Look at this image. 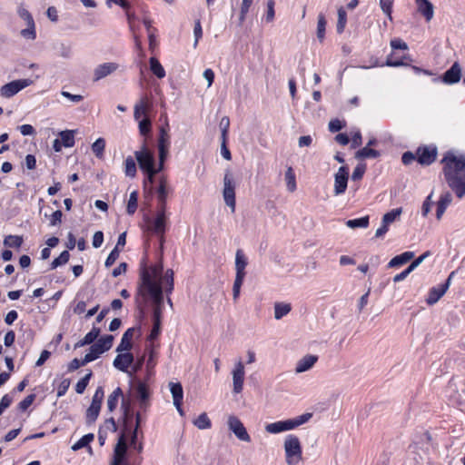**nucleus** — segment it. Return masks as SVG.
I'll list each match as a JSON object with an SVG mask.
<instances>
[{
    "label": "nucleus",
    "mask_w": 465,
    "mask_h": 465,
    "mask_svg": "<svg viewBox=\"0 0 465 465\" xmlns=\"http://www.w3.org/2000/svg\"><path fill=\"white\" fill-rule=\"evenodd\" d=\"M163 266H153L144 270L141 275V284L139 293L143 296H150L155 307H162L163 290L171 292L173 288V272L167 270L164 275H162Z\"/></svg>",
    "instance_id": "f257e3e1"
},
{
    "label": "nucleus",
    "mask_w": 465,
    "mask_h": 465,
    "mask_svg": "<svg viewBox=\"0 0 465 465\" xmlns=\"http://www.w3.org/2000/svg\"><path fill=\"white\" fill-rule=\"evenodd\" d=\"M312 418V413H304L293 419L279 420L265 425L264 429L267 433L278 434L288 430H292L299 426L306 423Z\"/></svg>",
    "instance_id": "f03ea898"
},
{
    "label": "nucleus",
    "mask_w": 465,
    "mask_h": 465,
    "mask_svg": "<svg viewBox=\"0 0 465 465\" xmlns=\"http://www.w3.org/2000/svg\"><path fill=\"white\" fill-rule=\"evenodd\" d=\"M285 461L288 465H298L302 460V444L299 438L289 434L283 441Z\"/></svg>",
    "instance_id": "7ed1b4c3"
},
{
    "label": "nucleus",
    "mask_w": 465,
    "mask_h": 465,
    "mask_svg": "<svg viewBox=\"0 0 465 465\" xmlns=\"http://www.w3.org/2000/svg\"><path fill=\"white\" fill-rule=\"evenodd\" d=\"M444 163L443 173L444 177L463 174L465 171V154H456L452 152H448L442 159Z\"/></svg>",
    "instance_id": "20e7f679"
},
{
    "label": "nucleus",
    "mask_w": 465,
    "mask_h": 465,
    "mask_svg": "<svg viewBox=\"0 0 465 465\" xmlns=\"http://www.w3.org/2000/svg\"><path fill=\"white\" fill-rule=\"evenodd\" d=\"M223 197L231 212H235L236 201H235V182L233 175L230 170H226L223 176Z\"/></svg>",
    "instance_id": "39448f33"
},
{
    "label": "nucleus",
    "mask_w": 465,
    "mask_h": 465,
    "mask_svg": "<svg viewBox=\"0 0 465 465\" xmlns=\"http://www.w3.org/2000/svg\"><path fill=\"white\" fill-rule=\"evenodd\" d=\"M227 426L235 437L243 442H250L251 437L247 432L243 423L234 415H229L227 418Z\"/></svg>",
    "instance_id": "423d86ee"
},
{
    "label": "nucleus",
    "mask_w": 465,
    "mask_h": 465,
    "mask_svg": "<svg viewBox=\"0 0 465 465\" xmlns=\"http://www.w3.org/2000/svg\"><path fill=\"white\" fill-rule=\"evenodd\" d=\"M32 84L33 81L30 79H19L12 81L4 84L0 88V95L5 98H10Z\"/></svg>",
    "instance_id": "0eeeda50"
},
{
    "label": "nucleus",
    "mask_w": 465,
    "mask_h": 465,
    "mask_svg": "<svg viewBox=\"0 0 465 465\" xmlns=\"http://www.w3.org/2000/svg\"><path fill=\"white\" fill-rule=\"evenodd\" d=\"M244 376H245L244 364L241 360H239L234 363L233 369L232 371V391L235 394H239L242 391Z\"/></svg>",
    "instance_id": "6e6552de"
},
{
    "label": "nucleus",
    "mask_w": 465,
    "mask_h": 465,
    "mask_svg": "<svg viewBox=\"0 0 465 465\" xmlns=\"http://www.w3.org/2000/svg\"><path fill=\"white\" fill-rule=\"evenodd\" d=\"M349 179V169L346 166H341L337 173L334 174V195H341L345 193L347 189Z\"/></svg>",
    "instance_id": "1a4fd4ad"
},
{
    "label": "nucleus",
    "mask_w": 465,
    "mask_h": 465,
    "mask_svg": "<svg viewBox=\"0 0 465 465\" xmlns=\"http://www.w3.org/2000/svg\"><path fill=\"white\" fill-rule=\"evenodd\" d=\"M166 222H167V214H166V209L159 208L156 217L153 221L147 219V223L149 224V229L159 235H163L165 232L166 228Z\"/></svg>",
    "instance_id": "9d476101"
},
{
    "label": "nucleus",
    "mask_w": 465,
    "mask_h": 465,
    "mask_svg": "<svg viewBox=\"0 0 465 465\" xmlns=\"http://www.w3.org/2000/svg\"><path fill=\"white\" fill-rule=\"evenodd\" d=\"M119 68V64L114 62H107L98 64L93 72V81L98 82L106 76L114 74Z\"/></svg>",
    "instance_id": "9b49d317"
},
{
    "label": "nucleus",
    "mask_w": 465,
    "mask_h": 465,
    "mask_svg": "<svg viewBox=\"0 0 465 465\" xmlns=\"http://www.w3.org/2000/svg\"><path fill=\"white\" fill-rule=\"evenodd\" d=\"M445 180L459 198L465 195V174L451 176L449 173V177H445Z\"/></svg>",
    "instance_id": "f8f14e48"
},
{
    "label": "nucleus",
    "mask_w": 465,
    "mask_h": 465,
    "mask_svg": "<svg viewBox=\"0 0 465 465\" xmlns=\"http://www.w3.org/2000/svg\"><path fill=\"white\" fill-rule=\"evenodd\" d=\"M134 156L138 164L142 170L149 169L153 165L154 159L153 153L147 149L145 144H143L141 150L136 151L134 153Z\"/></svg>",
    "instance_id": "ddd939ff"
},
{
    "label": "nucleus",
    "mask_w": 465,
    "mask_h": 465,
    "mask_svg": "<svg viewBox=\"0 0 465 465\" xmlns=\"http://www.w3.org/2000/svg\"><path fill=\"white\" fill-rule=\"evenodd\" d=\"M134 355L130 352H118L117 356L114 358L113 365L115 369L127 372L128 368L132 366L134 363Z\"/></svg>",
    "instance_id": "4468645a"
},
{
    "label": "nucleus",
    "mask_w": 465,
    "mask_h": 465,
    "mask_svg": "<svg viewBox=\"0 0 465 465\" xmlns=\"http://www.w3.org/2000/svg\"><path fill=\"white\" fill-rule=\"evenodd\" d=\"M318 357L312 354H307L301 358L295 364V373H302L311 370L317 362Z\"/></svg>",
    "instance_id": "2eb2a0df"
},
{
    "label": "nucleus",
    "mask_w": 465,
    "mask_h": 465,
    "mask_svg": "<svg viewBox=\"0 0 465 465\" xmlns=\"http://www.w3.org/2000/svg\"><path fill=\"white\" fill-rule=\"evenodd\" d=\"M151 102L147 96H143L140 100L135 104L134 110V117L136 121L140 120L142 117H147V114L151 109Z\"/></svg>",
    "instance_id": "dca6fc26"
},
{
    "label": "nucleus",
    "mask_w": 465,
    "mask_h": 465,
    "mask_svg": "<svg viewBox=\"0 0 465 465\" xmlns=\"http://www.w3.org/2000/svg\"><path fill=\"white\" fill-rule=\"evenodd\" d=\"M170 186L165 177H161L159 180V185L157 188V199L159 202V208L166 209V203L168 193L170 192Z\"/></svg>",
    "instance_id": "f3484780"
},
{
    "label": "nucleus",
    "mask_w": 465,
    "mask_h": 465,
    "mask_svg": "<svg viewBox=\"0 0 465 465\" xmlns=\"http://www.w3.org/2000/svg\"><path fill=\"white\" fill-rule=\"evenodd\" d=\"M418 162L421 164L429 165L432 163L437 155V151L432 147H423L417 151Z\"/></svg>",
    "instance_id": "a211bd4d"
},
{
    "label": "nucleus",
    "mask_w": 465,
    "mask_h": 465,
    "mask_svg": "<svg viewBox=\"0 0 465 465\" xmlns=\"http://www.w3.org/2000/svg\"><path fill=\"white\" fill-rule=\"evenodd\" d=\"M418 13H420L427 22H430L434 16V6L429 0H415Z\"/></svg>",
    "instance_id": "6ab92c4d"
},
{
    "label": "nucleus",
    "mask_w": 465,
    "mask_h": 465,
    "mask_svg": "<svg viewBox=\"0 0 465 465\" xmlns=\"http://www.w3.org/2000/svg\"><path fill=\"white\" fill-rule=\"evenodd\" d=\"M461 68L459 64L454 63L443 75V81L447 84H455L460 80Z\"/></svg>",
    "instance_id": "aec40b11"
},
{
    "label": "nucleus",
    "mask_w": 465,
    "mask_h": 465,
    "mask_svg": "<svg viewBox=\"0 0 465 465\" xmlns=\"http://www.w3.org/2000/svg\"><path fill=\"white\" fill-rule=\"evenodd\" d=\"M448 291V284H441L430 290L426 302L429 305L435 304Z\"/></svg>",
    "instance_id": "412c9836"
},
{
    "label": "nucleus",
    "mask_w": 465,
    "mask_h": 465,
    "mask_svg": "<svg viewBox=\"0 0 465 465\" xmlns=\"http://www.w3.org/2000/svg\"><path fill=\"white\" fill-rule=\"evenodd\" d=\"M127 450V445L125 442L124 435H121V437L118 440V442L114 448V458L112 465H120L122 463V460L125 455Z\"/></svg>",
    "instance_id": "4be33fe9"
},
{
    "label": "nucleus",
    "mask_w": 465,
    "mask_h": 465,
    "mask_svg": "<svg viewBox=\"0 0 465 465\" xmlns=\"http://www.w3.org/2000/svg\"><path fill=\"white\" fill-rule=\"evenodd\" d=\"M452 196L450 193H443L437 203L436 218L441 220L447 207L450 204Z\"/></svg>",
    "instance_id": "5701e85b"
},
{
    "label": "nucleus",
    "mask_w": 465,
    "mask_h": 465,
    "mask_svg": "<svg viewBox=\"0 0 465 465\" xmlns=\"http://www.w3.org/2000/svg\"><path fill=\"white\" fill-rule=\"evenodd\" d=\"M414 257L413 252H405L400 255L393 257L388 263L390 268L398 267L407 263Z\"/></svg>",
    "instance_id": "b1692460"
},
{
    "label": "nucleus",
    "mask_w": 465,
    "mask_h": 465,
    "mask_svg": "<svg viewBox=\"0 0 465 465\" xmlns=\"http://www.w3.org/2000/svg\"><path fill=\"white\" fill-rule=\"evenodd\" d=\"M247 265V259L242 251L238 250L235 254V269L236 276H245V267Z\"/></svg>",
    "instance_id": "393cba45"
},
{
    "label": "nucleus",
    "mask_w": 465,
    "mask_h": 465,
    "mask_svg": "<svg viewBox=\"0 0 465 465\" xmlns=\"http://www.w3.org/2000/svg\"><path fill=\"white\" fill-rule=\"evenodd\" d=\"M104 351L102 349L100 344L96 342L90 347V351L85 354L82 361V364H86L90 361L96 360L101 354H103Z\"/></svg>",
    "instance_id": "a878e982"
},
{
    "label": "nucleus",
    "mask_w": 465,
    "mask_h": 465,
    "mask_svg": "<svg viewBox=\"0 0 465 465\" xmlns=\"http://www.w3.org/2000/svg\"><path fill=\"white\" fill-rule=\"evenodd\" d=\"M137 398L140 400V405L142 408L146 407L147 401L149 399L148 387L144 382H138L136 385Z\"/></svg>",
    "instance_id": "bb28decb"
},
{
    "label": "nucleus",
    "mask_w": 465,
    "mask_h": 465,
    "mask_svg": "<svg viewBox=\"0 0 465 465\" xmlns=\"http://www.w3.org/2000/svg\"><path fill=\"white\" fill-rule=\"evenodd\" d=\"M170 391L173 396V404H179V401H183V391L181 383L179 382H170L169 383Z\"/></svg>",
    "instance_id": "cd10ccee"
},
{
    "label": "nucleus",
    "mask_w": 465,
    "mask_h": 465,
    "mask_svg": "<svg viewBox=\"0 0 465 465\" xmlns=\"http://www.w3.org/2000/svg\"><path fill=\"white\" fill-rule=\"evenodd\" d=\"M284 180L286 183V188L288 192L293 193L294 191H296V177L293 169L291 166H289L285 172Z\"/></svg>",
    "instance_id": "c85d7f7f"
},
{
    "label": "nucleus",
    "mask_w": 465,
    "mask_h": 465,
    "mask_svg": "<svg viewBox=\"0 0 465 465\" xmlns=\"http://www.w3.org/2000/svg\"><path fill=\"white\" fill-rule=\"evenodd\" d=\"M291 304L284 302H276L274 304V318L276 320L282 319L291 312Z\"/></svg>",
    "instance_id": "c756f323"
},
{
    "label": "nucleus",
    "mask_w": 465,
    "mask_h": 465,
    "mask_svg": "<svg viewBox=\"0 0 465 465\" xmlns=\"http://www.w3.org/2000/svg\"><path fill=\"white\" fill-rule=\"evenodd\" d=\"M61 143L64 147H73L74 144V131L65 130L59 133Z\"/></svg>",
    "instance_id": "7c9ffc66"
},
{
    "label": "nucleus",
    "mask_w": 465,
    "mask_h": 465,
    "mask_svg": "<svg viewBox=\"0 0 465 465\" xmlns=\"http://www.w3.org/2000/svg\"><path fill=\"white\" fill-rule=\"evenodd\" d=\"M170 143V136H159L158 152L161 154V158L168 156Z\"/></svg>",
    "instance_id": "2f4dec72"
},
{
    "label": "nucleus",
    "mask_w": 465,
    "mask_h": 465,
    "mask_svg": "<svg viewBox=\"0 0 465 465\" xmlns=\"http://www.w3.org/2000/svg\"><path fill=\"white\" fill-rule=\"evenodd\" d=\"M150 69L160 79L165 76L164 68L155 57L150 58Z\"/></svg>",
    "instance_id": "473e14b6"
},
{
    "label": "nucleus",
    "mask_w": 465,
    "mask_h": 465,
    "mask_svg": "<svg viewBox=\"0 0 465 465\" xmlns=\"http://www.w3.org/2000/svg\"><path fill=\"white\" fill-rule=\"evenodd\" d=\"M379 156L380 153L377 150L371 149L368 146L359 150L355 154L357 159L377 158Z\"/></svg>",
    "instance_id": "72a5a7b5"
},
{
    "label": "nucleus",
    "mask_w": 465,
    "mask_h": 465,
    "mask_svg": "<svg viewBox=\"0 0 465 465\" xmlns=\"http://www.w3.org/2000/svg\"><path fill=\"white\" fill-rule=\"evenodd\" d=\"M122 396V390L120 388H116L108 397L107 399V408L110 411L115 410L118 400Z\"/></svg>",
    "instance_id": "f704fd0d"
},
{
    "label": "nucleus",
    "mask_w": 465,
    "mask_h": 465,
    "mask_svg": "<svg viewBox=\"0 0 465 465\" xmlns=\"http://www.w3.org/2000/svg\"><path fill=\"white\" fill-rule=\"evenodd\" d=\"M124 173L131 178L136 175V164L132 156H128L124 161Z\"/></svg>",
    "instance_id": "c9c22d12"
},
{
    "label": "nucleus",
    "mask_w": 465,
    "mask_h": 465,
    "mask_svg": "<svg viewBox=\"0 0 465 465\" xmlns=\"http://www.w3.org/2000/svg\"><path fill=\"white\" fill-rule=\"evenodd\" d=\"M347 23V14L345 9L341 6L338 9L337 33L341 34L344 31Z\"/></svg>",
    "instance_id": "e433bc0d"
},
{
    "label": "nucleus",
    "mask_w": 465,
    "mask_h": 465,
    "mask_svg": "<svg viewBox=\"0 0 465 465\" xmlns=\"http://www.w3.org/2000/svg\"><path fill=\"white\" fill-rule=\"evenodd\" d=\"M401 213H402L401 208L393 209L391 212H389L383 215L382 222H383V223L390 225L391 223L395 222L397 219H399Z\"/></svg>",
    "instance_id": "4c0bfd02"
},
{
    "label": "nucleus",
    "mask_w": 465,
    "mask_h": 465,
    "mask_svg": "<svg viewBox=\"0 0 465 465\" xmlns=\"http://www.w3.org/2000/svg\"><path fill=\"white\" fill-rule=\"evenodd\" d=\"M346 225L351 229L355 228H366L369 225V217L364 216L358 219L349 220L346 222Z\"/></svg>",
    "instance_id": "58836bf2"
},
{
    "label": "nucleus",
    "mask_w": 465,
    "mask_h": 465,
    "mask_svg": "<svg viewBox=\"0 0 465 465\" xmlns=\"http://www.w3.org/2000/svg\"><path fill=\"white\" fill-rule=\"evenodd\" d=\"M104 148L105 141L104 138H98L92 144V151L97 158H102L104 156Z\"/></svg>",
    "instance_id": "ea45409f"
},
{
    "label": "nucleus",
    "mask_w": 465,
    "mask_h": 465,
    "mask_svg": "<svg viewBox=\"0 0 465 465\" xmlns=\"http://www.w3.org/2000/svg\"><path fill=\"white\" fill-rule=\"evenodd\" d=\"M94 436L93 433H88L83 436L77 442L72 446L73 450H78L82 448L87 447L91 441H93Z\"/></svg>",
    "instance_id": "a19ab883"
},
{
    "label": "nucleus",
    "mask_w": 465,
    "mask_h": 465,
    "mask_svg": "<svg viewBox=\"0 0 465 465\" xmlns=\"http://www.w3.org/2000/svg\"><path fill=\"white\" fill-rule=\"evenodd\" d=\"M193 424L200 430H206L211 428V420L206 413H202L194 420Z\"/></svg>",
    "instance_id": "79ce46f5"
},
{
    "label": "nucleus",
    "mask_w": 465,
    "mask_h": 465,
    "mask_svg": "<svg viewBox=\"0 0 465 465\" xmlns=\"http://www.w3.org/2000/svg\"><path fill=\"white\" fill-rule=\"evenodd\" d=\"M101 407L97 405L91 404L90 407L87 409L86 411V422L88 424H91L94 422V420L97 419L99 412H100Z\"/></svg>",
    "instance_id": "37998d69"
},
{
    "label": "nucleus",
    "mask_w": 465,
    "mask_h": 465,
    "mask_svg": "<svg viewBox=\"0 0 465 465\" xmlns=\"http://www.w3.org/2000/svg\"><path fill=\"white\" fill-rule=\"evenodd\" d=\"M23 243V237L18 235H8L4 240V244L7 247H20Z\"/></svg>",
    "instance_id": "c03bdc74"
},
{
    "label": "nucleus",
    "mask_w": 465,
    "mask_h": 465,
    "mask_svg": "<svg viewBox=\"0 0 465 465\" xmlns=\"http://www.w3.org/2000/svg\"><path fill=\"white\" fill-rule=\"evenodd\" d=\"M21 35L29 40H35L36 37L35 22L26 24V28L21 31Z\"/></svg>",
    "instance_id": "a18cd8bd"
},
{
    "label": "nucleus",
    "mask_w": 465,
    "mask_h": 465,
    "mask_svg": "<svg viewBox=\"0 0 465 465\" xmlns=\"http://www.w3.org/2000/svg\"><path fill=\"white\" fill-rule=\"evenodd\" d=\"M326 28V20L323 15L320 14L318 15V23H317V37L320 41H322L325 35Z\"/></svg>",
    "instance_id": "49530a36"
},
{
    "label": "nucleus",
    "mask_w": 465,
    "mask_h": 465,
    "mask_svg": "<svg viewBox=\"0 0 465 465\" xmlns=\"http://www.w3.org/2000/svg\"><path fill=\"white\" fill-rule=\"evenodd\" d=\"M394 0H380V7L382 12L387 15L389 20H392L391 12Z\"/></svg>",
    "instance_id": "de8ad7c7"
},
{
    "label": "nucleus",
    "mask_w": 465,
    "mask_h": 465,
    "mask_svg": "<svg viewBox=\"0 0 465 465\" xmlns=\"http://www.w3.org/2000/svg\"><path fill=\"white\" fill-rule=\"evenodd\" d=\"M69 258L70 254L67 251L62 252L61 254L52 262L51 269H55L58 266L65 264L69 261Z\"/></svg>",
    "instance_id": "09e8293b"
},
{
    "label": "nucleus",
    "mask_w": 465,
    "mask_h": 465,
    "mask_svg": "<svg viewBox=\"0 0 465 465\" xmlns=\"http://www.w3.org/2000/svg\"><path fill=\"white\" fill-rule=\"evenodd\" d=\"M137 199H138L137 193L136 192L131 193L129 201L127 203V208H126L128 214L132 215L135 213V211L137 209Z\"/></svg>",
    "instance_id": "8fccbe9b"
},
{
    "label": "nucleus",
    "mask_w": 465,
    "mask_h": 465,
    "mask_svg": "<svg viewBox=\"0 0 465 465\" xmlns=\"http://www.w3.org/2000/svg\"><path fill=\"white\" fill-rule=\"evenodd\" d=\"M138 121H139L138 127H139L140 134L142 135L148 134L151 132V126H152L150 119L145 117V118L140 119Z\"/></svg>",
    "instance_id": "3c124183"
},
{
    "label": "nucleus",
    "mask_w": 465,
    "mask_h": 465,
    "mask_svg": "<svg viewBox=\"0 0 465 465\" xmlns=\"http://www.w3.org/2000/svg\"><path fill=\"white\" fill-rule=\"evenodd\" d=\"M91 377H92V372L89 371L83 379H81L76 383L75 391H76L77 393L82 394L84 391L85 388L88 385V382H89V380L91 379Z\"/></svg>",
    "instance_id": "603ef678"
},
{
    "label": "nucleus",
    "mask_w": 465,
    "mask_h": 465,
    "mask_svg": "<svg viewBox=\"0 0 465 465\" xmlns=\"http://www.w3.org/2000/svg\"><path fill=\"white\" fill-rule=\"evenodd\" d=\"M114 337L112 335H106L104 337H102L97 341V344H100L102 349L106 351H108L112 345H113Z\"/></svg>",
    "instance_id": "864d4df0"
},
{
    "label": "nucleus",
    "mask_w": 465,
    "mask_h": 465,
    "mask_svg": "<svg viewBox=\"0 0 465 465\" xmlns=\"http://www.w3.org/2000/svg\"><path fill=\"white\" fill-rule=\"evenodd\" d=\"M432 196H433V193H431L430 194H429L427 196V198L425 199V201L423 202L422 203V206H421V213H422V215L424 217H426L430 210H431V206H432Z\"/></svg>",
    "instance_id": "5fc2aeb1"
},
{
    "label": "nucleus",
    "mask_w": 465,
    "mask_h": 465,
    "mask_svg": "<svg viewBox=\"0 0 465 465\" xmlns=\"http://www.w3.org/2000/svg\"><path fill=\"white\" fill-rule=\"evenodd\" d=\"M103 400H104V390L102 387H98L93 396L91 404L97 405V406L101 407Z\"/></svg>",
    "instance_id": "6e6d98bb"
},
{
    "label": "nucleus",
    "mask_w": 465,
    "mask_h": 465,
    "mask_svg": "<svg viewBox=\"0 0 465 465\" xmlns=\"http://www.w3.org/2000/svg\"><path fill=\"white\" fill-rule=\"evenodd\" d=\"M366 171L365 164H358L352 173L351 179L353 181L361 180Z\"/></svg>",
    "instance_id": "4d7b16f0"
},
{
    "label": "nucleus",
    "mask_w": 465,
    "mask_h": 465,
    "mask_svg": "<svg viewBox=\"0 0 465 465\" xmlns=\"http://www.w3.org/2000/svg\"><path fill=\"white\" fill-rule=\"evenodd\" d=\"M18 15L25 22V24L35 22L31 14L25 7L20 6L17 10Z\"/></svg>",
    "instance_id": "13d9d810"
},
{
    "label": "nucleus",
    "mask_w": 465,
    "mask_h": 465,
    "mask_svg": "<svg viewBox=\"0 0 465 465\" xmlns=\"http://www.w3.org/2000/svg\"><path fill=\"white\" fill-rule=\"evenodd\" d=\"M120 251L117 250V246L114 248V250L109 253L106 261H105V266L110 267L112 266L117 258L119 257Z\"/></svg>",
    "instance_id": "bf43d9fd"
},
{
    "label": "nucleus",
    "mask_w": 465,
    "mask_h": 465,
    "mask_svg": "<svg viewBox=\"0 0 465 465\" xmlns=\"http://www.w3.org/2000/svg\"><path fill=\"white\" fill-rule=\"evenodd\" d=\"M100 330L98 328H93L91 331H89L84 337V343L91 344L99 335Z\"/></svg>",
    "instance_id": "052dcab7"
},
{
    "label": "nucleus",
    "mask_w": 465,
    "mask_h": 465,
    "mask_svg": "<svg viewBox=\"0 0 465 465\" xmlns=\"http://www.w3.org/2000/svg\"><path fill=\"white\" fill-rule=\"evenodd\" d=\"M244 277L242 276H235L234 283H233V299L236 300L240 294V289L242 284Z\"/></svg>",
    "instance_id": "680f3d73"
},
{
    "label": "nucleus",
    "mask_w": 465,
    "mask_h": 465,
    "mask_svg": "<svg viewBox=\"0 0 465 465\" xmlns=\"http://www.w3.org/2000/svg\"><path fill=\"white\" fill-rule=\"evenodd\" d=\"M132 348V342L128 339L122 337L120 344L116 348L117 352H129Z\"/></svg>",
    "instance_id": "e2e57ef3"
},
{
    "label": "nucleus",
    "mask_w": 465,
    "mask_h": 465,
    "mask_svg": "<svg viewBox=\"0 0 465 465\" xmlns=\"http://www.w3.org/2000/svg\"><path fill=\"white\" fill-rule=\"evenodd\" d=\"M193 35H194L193 46L196 47L200 38L203 35V29H202L201 23L199 20L196 21V23H195L194 29H193Z\"/></svg>",
    "instance_id": "0e129e2a"
},
{
    "label": "nucleus",
    "mask_w": 465,
    "mask_h": 465,
    "mask_svg": "<svg viewBox=\"0 0 465 465\" xmlns=\"http://www.w3.org/2000/svg\"><path fill=\"white\" fill-rule=\"evenodd\" d=\"M70 386V380L69 379H64L57 388V397H62L64 395L66 391L68 390Z\"/></svg>",
    "instance_id": "69168bd1"
},
{
    "label": "nucleus",
    "mask_w": 465,
    "mask_h": 465,
    "mask_svg": "<svg viewBox=\"0 0 465 465\" xmlns=\"http://www.w3.org/2000/svg\"><path fill=\"white\" fill-rule=\"evenodd\" d=\"M34 401H35V395L34 394L28 395L19 403V409L22 411H25L28 407H30L32 405Z\"/></svg>",
    "instance_id": "338daca9"
},
{
    "label": "nucleus",
    "mask_w": 465,
    "mask_h": 465,
    "mask_svg": "<svg viewBox=\"0 0 465 465\" xmlns=\"http://www.w3.org/2000/svg\"><path fill=\"white\" fill-rule=\"evenodd\" d=\"M62 216H63V213L59 210L53 213L51 215V218H50V225L55 226V225L60 224L62 222Z\"/></svg>",
    "instance_id": "774afa93"
}]
</instances>
